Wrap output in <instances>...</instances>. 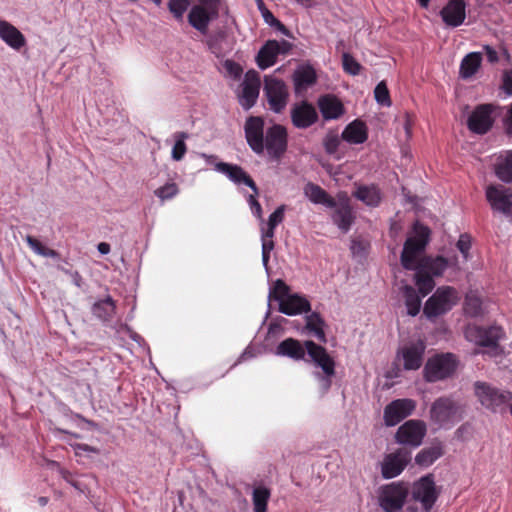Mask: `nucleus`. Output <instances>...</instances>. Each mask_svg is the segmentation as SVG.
<instances>
[{
	"label": "nucleus",
	"mask_w": 512,
	"mask_h": 512,
	"mask_svg": "<svg viewBox=\"0 0 512 512\" xmlns=\"http://www.w3.org/2000/svg\"><path fill=\"white\" fill-rule=\"evenodd\" d=\"M416 408L413 399L403 398L391 401L385 408L383 418L386 426L392 427L412 415Z\"/></svg>",
	"instance_id": "13"
},
{
	"label": "nucleus",
	"mask_w": 512,
	"mask_h": 512,
	"mask_svg": "<svg viewBox=\"0 0 512 512\" xmlns=\"http://www.w3.org/2000/svg\"><path fill=\"white\" fill-rule=\"evenodd\" d=\"M492 112L493 106L491 104L478 105L468 118L469 130L481 135L487 133L494 122Z\"/></svg>",
	"instance_id": "18"
},
{
	"label": "nucleus",
	"mask_w": 512,
	"mask_h": 512,
	"mask_svg": "<svg viewBox=\"0 0 512 512\" xmlns=\"http://www.w3.org/2000/svg\"><path fill=\"white\" fill-rule=\"evenodd\" d=\"M341 139L349 144H363L368 139V128L360 119L350 122L343 130Z\"/></svg>",
	"instance_id": "29"
},
{
	"label": "nucleus",
	"mask_w": 512,
	"mask_h": 512,
	"mask_svg": "<svg viewBox=\"0 0 512 512\" xmlns=\"http://www.w3.org/2000/svg\"><path fill=\"white\" fill-rule=\"evenodd\" d=\"M248 201H249V204H250L251 209L253 210L254 214L257 217H261L262 207H261L260 203L257 201L256 197L254 195H250Z\"/></svg>",
	"instance_id": "57"
},
{
	"label": "nucleus",
	"mask_w": 512,
	"mask_h": 512,
	"mask_svg": "<svg viewBox=\"0 0 512 512\" xmlns=\"http://www.w3.org/2000/svg\"><path fill=\"white\" fill-rule=\"evenodd\" d=\"M285 205H280L270 216L268 219V226L271 228H276L284 220L285 213Z\"/></svg>",
	"instance_id": "54"
},
{
	"label": "nucleus",
	"mask_w": 512,
	"mask_h": 512,
	"mask_svg": "<svg viewBox=\"0 0 512 512\" xmlns=\"http://www.w3.org/2000/svg\"><path fill=\"white\" fill-rule=\"evenodd\" d=\"M215 170L225 174L232 182L236 184H245L253 190L255 194H258V188L254 180L243 170L242 167L236 164H230L226 162H217L215 164Z\"/></svg>",
	"instance_id": "23"
},
{
	"label": "nucleus",
	"mask_w": 512,
	"mask_h": 512,
	"mask_svg": "<svg viewBox=\"0 0 512 512\" xmlns=\"http://www.w3.org/2000/svg\"><path fill=\"white\" fill-rule=\"evenodd\" d=\"M305 196L314 204H322L328 208L336 207V200L330 196L321 186L308 182L304 186Z\"/></svg>",
	"instance_id": "33"
},
{
	"label": "nucleus",
	"mask_w": 512,
	"mask_h": 512,
	"mask_svg": "<svg viewBox=\"0 0 512 512\" xmlns=\"http://www.w3.org/2000/svg\"><path fill=\"white\" fill-rule=\"evenodd\" d=\"M279 54H286L291 49L292 45L290 42L283 40L279 42Z\"/></svg>",
	"instance_id": "64"
},
{
	"label": "nucleus",
	"mask_w": 512,
	"mask_h": 512,
	"mask_svg": "<svg viewBox=\"0 0 512 512\" xmlns=\"http://www.w3.org/2000/svg\"><path fill=\"white\" fill-rule=\"evenodd\" d=\"M316 108L308 101L296 103L291 108L292 124L298 129H307L318 121Z\"/></svg>",
	"instance_id": "20"
},
{
	"label": "nucleus",
	"mask_w": 512,
	"mask_h": 512,
	"mask_svg": "<svg viewBox=\"0 0 512 512\" xmlns=\"http://www.w3.org/2000/svg\"><path fill=\"white\" fill-rule=\"evenodd\" d=\"M458 300V292L455 288L439 287L426 301L423 312L429 319L438 317L450 311Z\"/></svg>",
	"instance_id": "6"
},
{
	"label": "nucleus",
	"mask_w": 512,
	"mask_h": 512,
	"mask_svg": "<svg viewBox=\"0 0 512 512\" xmlns=\"http://www.w3.org/2000/svg\"><path fill=\"white\" fill-rule=\"evenodd\" d=\"M409 491L402 482H393L381 487L379 505L385 512H397L404 506Z\"/></svg>",
	"instance_id": "7"
},
{
	"label": "nucleus",
	"mask_w": 512,
	"mask_h": 512,
	"mask_svg": "<svg viewBox=\"0 0 512 512\" xmlns=\"http://www.w3.org/2000/svg\"><path fill=\"white\" fill-rule=\"evenodd\" d=\"M417 265L433 276H441L449 266V262L443 256H424L419 259Z\"/></svg>",
	"instance_id": "35"
},
{
	"label": "nucleus",
	"mask_w": 512,
	"mask_h": 512,
	"mask_svg": "<svg viewBox=\"0 0 512 512\" xmlns=\"http://www.w3.org/2000/svg\"><path fill=\"white\" fill-rule=\"evenodd\" d=\"M426 431L423 421L408 420L397 429L395 440L398 444L416 448L422 444Z\"/></svg>",
	"instance_id": "10"
},
{
	"label": "nucleus",
	"mask_w": 512,
	"mask_h": 512,
	"mask_svg": "<svg viewBox=\"0 0 512 512\" xmlns=\"http://www.w3.org/2000/svg\"><path fill=\"white\" fill-rule=\"evenodd\" d=\"M317 81V75L314 68L310 65L302 66L295 70L293 74L294 90L296 94L306 91Z\"/></svg>",
	"instance_id": "31"
},
{
	"label": "nucleus",
	"mask_w": 512,
	"mask_h": 512,
	"mask_svg": "<svg viewBox=\"0 0 512 512\" xmlns=\"http://www.w3.org/2000/svg\"><path fill=\"white\" fill-rule=\"evenodd\" d=\"M484 50H485V53H486L487 60L490 63L498 62V53H497V51L494 48H492L489 45H485L484 46Z\"/></svg>",
	"instance_id": "58"
},
{
	"label": "nucleus",
	"mask_w": 512,
	"mask_h": 512,
	"mask_svg": "<svg viewBox=\"0 0 512 512\" xmlns=\"http://www.w3.org/2000/svg\"><path fill=\"white\" fill-rule=\"evenodd\" d=\"M458 367L457 357L452 353H441L430 357L423 370L424 379L433 383L452 377Z\"/></svg>",
	"instance_id": "4"
},
{
	"label": "nucleus",
	"mask_w": 512,
	"mask_h": 512,
	"mask_svg": "<svg viewBox=\"0 0 512 512\" xmlns=\"http://www.w3.org/2000/svg\"><path fill=\"white\" fill-rule=\"evenodd\" d=\"M442 455L443 450L440 445L424 448L416 455L415 462L421 467H428Z\"/></svg>",
	"instance_id": "40"
},
{
	"label": "nucleus",
	"mask_w": 512,
	"mask_h": 512,
	"mask_svg": "<svg viewBox=\"0 0 512 512\" xmlns=\"http://www.w3.org/2000/svg\"><path fill=\"white\" fill-rule=\"evenodd\" d=\"M307 353L305 347V341L302 343L301 341L289 337L281 341L277 347L275 354L282 357H288L294 361L305 360V355Z\"/></svg>",
	"instance_id": "26"
},
{
	"label": "nucleus",
	"mask_w": 512,
	"mask_h": 512,
	"mask_svg": "<svg viewBox=\"0 0 512 512\" xmlns=\"http://www.w3.org/2000/svg\"><path fill=\"white\" fill-rule=\"evenodd\" d=\"M463 407L451 396L437 398L430 407V419L440 427L450 428L463 416Z\"/></svg>",
	"instance_id": "1"
},
{
	"label": "nucleus",
	"mask_w": 512,
	"mask_h": 512,
	"mask_svg": "<svg viewBox=\"0 0 512 512\" xmlns=\"http://www.w3.org/2000/svg\"><path fill=\"white\" fill-rule=\"evenodd\" d=\"M482 55L479 52L467 54L461 61L459 74L463 79L471 78L481 66Z\"/></svg>",
	"instance_id": "36"
},
{
	"label": "nucleus",
	"mask_w": 512,
	"mask_h": 512,
	"mask_svg": "<svg viewBox=\"0 0 512 512\" xmlns=\"http://www.w3.org/2000/svg\"><path fill=\"white\" fill-rule=\"evenodd\" d=\"M465 337L477 346L489 348L488 353L491 356H496L501 353L499 341L504 337V331L502 327L496 325L488 327L468 325L465 330Z\"/></svg>",
	"instance_id": "3"
},
{
	"label": "nucleus",
	"mask_w": 512,
	"mask_h": 512,
	"mask_svg": "<svg viewBox=\"0 0 512 512\" xmlns=\"http://www.w3.org/2000/svg\"><path fill=\"white\" fill-rule=\"evenodd\" d=\"M495 173L503 182L509 183L512 181V152L508 153L505 158L497 164Z\"/></svg>",
	"instance_id": "44"
},
{
	"label": "nucleus",
	"mask_w": 512,
	"mask_h": 512,
	"mask_svg": "<svg viewBox=\"0 0 512 512\" xmlns=\"http://www.w3.org/2000/svg\"><path fill=\"white\" fill-rule=\"evenodd\" d=\"M305 347L311 361L317 367H320L324 374L327 376L335 375V361L322 345H319L312 340H306Z\"/></svg>",
	"instance_id": "19"
},
{
	"label": "nucleus",
	"mask_w": 512,
	"mask_h": 512,
	"mask_svg": "<svg viewBox=\"0 0 512 512\" xmlns=\"http://www.w3.org/2000/svg\"><path fill=\"white\" fill-rule=\"evenodd\" d=\"M198 5H203L207 10H210L214 15L219 14V0H199Z\"/></svg>",
	"instance_id": "56"
},
{
	"label": "nucleus",
	"mask_w": 512,
	"mask_h": 512,
	"mask_svg": "<svg viewBox=\"0 0 512 512\" xmlns=\"http://www.w3.org/2000/svg\"><path fill=\"white\" fill-rule=\"evenodd\" d=\"M411 460V451L407 448H399L395 452L387 454L382 462L381 473L383 478L391 479L402 473Z\"/></svg>",
	"instance_id": "14"
},
{
	"label": "nucleus",
	"mask_w": 512,
	"mask_h": 512,
	"mask_svg": "<svg viewBox=\"0 0 512 512\" xmlns=\"http://www.w3.org/2000/svg\"><path fill=\"white\" fill-rule=\"evenodd\" d=\"M337 197L339 202H336V207H333L334 211L331 218L333 223L343 233H347L355 222L356 216L347 194L345 192H341Z\"/></svg>",
	"instance_id": "15"
},
{
	"label": "nucleus",
	"mask_w": 512,
	"mask_h": 512,
	"mask_svg": "<svg viewBox=\"0 0 512 512\" xmlns=\"http://www.w3.org/2000/svg\"><path fill=\"white\" fill-rule=\"evenodd\" d=\"M317 105L325 121L339 119L345 114L343 103L333 94L320 96Z\"/></svg>",
	"instance_id": "24"
},
{
	"label": "nucleus",
	"mask_w": 512,
	"mask_h": 512,
	"mask_svg": "<svg viewBox=\"0 0 512 512\" xmlns=\"http://www.w3.org/2000/svg\"><path fill=\"white\" fill-rule=\"evenodd\" d=\"M258 6H259V9L261 10L262 12V16L265 20L266 23H268L270 26L276 28L278 31H280L281 33H283L284 35L286 36H289L290 35V32L289 30L286 28V26L280 21L278 20L271 11H269L264 3H263V0H258Z\"/></svg>",
	"instance_id": "45"
},
{
	"label": "nucleus",
	"mask_w": 512,
	"mask_h": 512,
	"mask_svg": "<svg viewBox=\"0 0 512 512\" xmlns=\"http://www.w3.org/2000/svg\"><path fill=\"white\" fill-rule=\"evenodd\" d=\"M486 199L494 211L512 215V190L503 185L491 184L486 188Z\"/></svg>",
	"instance_id": "11"
},
{
	"label": "nucleus",
	"mask_w": 512,
	"mask_h": 512,
	"mask_svg": "<svg viewBox=\"0 0 512 512\" xmlns=\"http://www.w3.org/2000/svg\"><path fill=\"white\" fill-rule=\"evenodd\" d=\"M279 42L277 40H268L266 43L260 48L258 54L256 56L257 66L261 70H265L271 66H273L279 55Z\"/></svg>",
	"instance_id": "30"
},
{
	"label": "nucleus",
	"mask_w": 512,
	"mask_h": 512,
	"mask_svg": "<svg viewBox=\"0 0 512 512\" xmlns=\"http://www.w3.org/2000/svg\"><path fill=\"white\" fill-rule=\"evenodd\" d=\"M264 94L273 112L281 113L285 109L289 99V90L284 81L266 76Z\"/></svg>",
	"instance_id": "8"
},
{
	"label": "nucleus",
	"mask_w": 512,
	"mask_h": 512,
	"mask_svg": "<svg viewBox=\"0 0 512 512\" xmlns=\"http://www.w3.org/2000/svg\"><path fill=\"white\" fill-rule=\"evenodd\" d=\"M274 158L279 159L287 149V131L282 125L269 127L264 138V149Z\"/></svg>",
	"instance_id": "16"
},
{
	"label": "nucleus",
	"mask_w": 512,
	"mask_h": 512,
	"mask_svg": "<svg viewBox=\"0 0 512 512\" xmlns=\"http://www.w3.org/2000/svg\"><path fill=\"white\" fill-rule=\"evenodd\" d=\"M376 101L383 106H391V99L388 87L384 81L379 82L374 90Z\"/></svg>",
	"instance_id": "51"
},
{
	"label": "nucleus",
	"mask_w": 512,
	"mask_h": 512,
	"mask_svg": "<svg viewBox=\"0 0 512 512\" xmlns=\"http://www.w3.org/2000/svg\"><path fill=\"white\" fill-rule=\"evenodd\" d=\"M116 305L114 300L107 296L105 299L95 302L92 306V313L102 321H109L115 314Z\"/></svg>",
	"instance_id": "37"
},
{
	"label": "nucleus",
	"mask_w": 512,
	"mask_h": 512,
	"mask_svg": "<svg viewBox=\"0 0 512 512\" xmlns=\"http://www.w3.org/2000/svg\"><path fill=\"white\" fill-rule=\"evenodd\" d=\"M25 241L27 242L28 246L38 255L43 257H49V258H59L60 254L51 248L46 247L43 245L37 238L27 235L25 237Z\"/></svg>",
	"instance_id": "42"
},
{
	"label": "nucleus",
	"mask_w": 512,
	"mask_h": 512,
	"mask_svg": "<svg viewBox=\"0 0 512 512\" xmlns=\"http://www.w3.org/2000/svg\"><path fill=\"white\" fill-rule=\"evenodd\" d=\"M278 310L285 315L293 316L310 312L311 305L306 297L295 293L281 301Z\"/></svg>",
	"instance_id": "28"
},
{
	"label": "nucleus",
	"mask_w": 512,
	"mask_h": 512,
	"mask_svg": "<svg viewBox=\"0 0 512 512\" xmlns=\"http://www.w3.org/2000/svg\"><path fill=\"white\" fill-rule=\"evenodd\" d=\"M403 295L405 298V305L407 306L408 314L411 316H416L421 308L420 296L410 285H405L403 287Z\"/></svg>",
	"instance_id": "41"
},
{
	"label": "nucleus",
	"mask_w": 512,
	"mask_h": 512,
	"mask_svg": "<svg viewBox=\"0 0 512 512\" xmlns=\"http://www.w3.org/2000/svg\"><path fill=\"white\" fill-rule=\"evenodd\" d=\"M353 197L370 207H378L382 194L377 185H359L353 192Z\"/></svg>",
	"instance_id": "32"
},
{
	"label": "nucleus",
	"mask_w": 512,
	"mask_h": 512,
	"mask_svg": "<svg viewBox=\"0 0 512 512\" xmlns=\"http://www.w3.org/2000/svg\"><path fill=\"white\" fill-rule=\"evenodd\" d=\"M342 66L346 73L353 76L358 75L362 69L361 64L349 53H343Z\"/></svg>",
	"instance_id": "48"
},
{
	"label": "nucleus",
	"mask_w": 512,
	"mask_h": 512,
	"mask_svg": "<svg viewBox=\"0 0 512 512\" xmlns=\"http://www.w3.org/2000/svg\"><path fill=\"white\" fill-rule=\"evenodd\" d=\"M414 236L408 237L401 253V264L404 269H414L418 263L417 256L425 249L429 242L430 230L428 227L415 224Z\"/></svg>",
	"instance_id": "5"
},
{
	"label": "nucleus",
	"mask_w": 512,
	"mask_h": 512,
	"mask_svg": "<svg viewBox=\"0 0 512 512\" xmlns=\"http://www.w3.org/2000/svg\"><path fill=\"white\" fill-rule=\"evenodd\" d=\"M464 312L467 316L477 317L482 314V300L474 293H469L465 297Z\"/></svg>",
	"instance_id": "43"
},
{
	"label": "nucleus",
	"mask_w": 512,
	"mask_h": 512,
	"mask_svg": "<svg viewBox=\"0 0 512 512\" xmlns=\"http://www.w3.org/2000/svg\"><path fill=\"white\" fill-rule=\"evenodd\" d=\"M333 376H327L326 374L324 375H319V379H320V382H321V387H322V390L323 392H327L331 385H332V378Z\"/></svg>",
	"instance_id": "61"
},
{
	"label": "nucleus",
	"mask_w": 512,
	"mask_h": 512,
	"mask_svg": "<svg viewBox=\"0 0 512 512\" xmlns=\"http://www.w3.org/2000/svg\"><path fill=\"white\" fill-rule=\"evenodd\" d=\"M341 138L336 132L329 131L323 139V146L327 154L334 155L340 146Z\"/></svg>",
	"instance_id": "49"
},
{
	"label": "nucleus",
	"mask_w": 512,
	"mask_h": 512,
	"mask_svg": "<svg viewBox=\"0 0 512 512\" xmlns=\"http://www.w3.org/2000/svg\"><path fill=\"white\" fill-rule=\"evenodd\" d=\"M443 22L450 27L462 25L466 18V3L464 0H449L440 11Z\"/></svg>",
	"instance_id": "22"
},
{
	"label": "nucleus",
	"mask_w": 512,
	"mask_h": 512,
	"mask_svg": "<svg viewBox=\"0 0 512 512\" xmlns=\"http://www.w3.org/2000/svg\"><path fill=\"white\" fill-rule=\"evenodd\" d=\"M260 86L259 73L254 69L248 70L241 84V93L238 95V101L244 110H249L256 104Z\"/></svg>",
	"instance_id": "12"
},
{
	"label": "nucleus",
	"mask_w": 512,
	"mask_h": 512,
	"mask_svg": "<svg viewBox=\"0 0 512 512\" xmlns=\"http://www.w3.org/2000/svg\"><path fill=\"white\" fill-rule=\"evenodd\" d=\"M0 39L15 51H20L27 44L23 33L6 20L0 19Z\"/></svg>",
	"instance_id": "25"
},
{
	"label": "nucleus",
	"mask_w": 512,
	"mask_h": 512,
	"mask_svg": "<svg viewBox=\"0 0 512 512\" xmlns=\"http://www.w3.org/2000/svg\"><path fill=\"white\" fill-rule=\"evenodd\" d=\"M413 270L416 271L415 284L418 287V290L421 293L422 297H425L435 287L433 275L429 274L426 270L420 268V266L418 265H416V267Z\"/></svg>",
	"instance_id": "39"
},
{
	"label": "nucleus",
	"mask_w": 512,
	"mask_h": 512,
	"mask_svg": "<svg viewBox=\"0 0 512 512\" xmlns=\"http://www.w3.org/2000/svg\"><path fill=\"white\" fill-rule=\"evenodd\" d=\"M325 321L318 312H312L305 317V329L307 333L315 337L319 342L326 343L324 331Z\"/></svg>",
	"instance_id": "34"
},
{
	"label": "nucleus",
	"mask_w": 512,
	"mask_h": 512,
	"mask_svg": "<svg viewBox=\"0 0 512 512\" xmlns=\"http://www.w3.org/2000/svg\"><path fill=\"white\" fill-rule=\"evenodd\" d=\"M271 490L265 486H257L252 491V504L254 512H267Z\"/></svg>",
	"instance_id": "38"
},
{
	"label": "nucleus",
	"mask_w": 512,
	"mask_h": 512,
	"mask_svg": "<svg viewBox=\"0 0 512 512\" xmlns=\"http://www.w3.org/2000/svg\"><path fill=\"white\" fill-rule=\"evenodd\" d=\"M412 126H413V117L409 113H406L405 120H404V129H405L407 138L411 137Z\"/></svg>",
	"instance_id": "60"
},
{
	"label": "nucleus",
	"mask_w": 512,
	"mask_h": 512,
	"mask_svg": "<svg viewBox=\"0 0 512 512\" xmlns=\"http://www.w3.org/2000/svg\"><path fill=\"white\" fill-rule=\"evenodd\" d=\"M63 270H64V272H65L66 274H69V275L72 277V279H73V283H74L77 287H81V285H82V280H83V279H82V276L80 275V273H79L78 271H73V272H71V271H69V270H67V269H63Z\"/></svg>",
	"instance_id": "62"
},
{
	"label": "nucleus",
	"mask_w": 512,
	"mask_h": 512,
	"mask_svg": "<svg viewBox=\"0 0 512 512\" xmlns=\"http://www.w3.org/2000/svg\"><path fill=\"white\" fill-rule=\"evenodd\" d=\"M227 73L234 79H239L243 73V69L237 62L227 59L223 64Z\"/></svg>",
	"instance_id": "53"
},
{
	"label": "nucleus",
	"mask_w": 512,
	"mask_h": 512,
	"mask_svg": "<svg viewBox=\"0 0 512 512\" xmlns=\"http://www.w3.org/2000/svg\"><path fill=\"white\" fill-rule=\"evenodd\" d=\"M217 17L218 15H214V13L207 10L203 5H194L188 14V22L200 33L206 34L210 22Z\"/></svg>",
	"instance_id": "27"
},
{
	"label": "nucleus",
	"mask_w": 512,
	"mask_h": 512,
	"mask_svg": "<svg viewBox=\"0 0 512 512\" xmlns=\"http://www.w3.org/2000/svg\"><path fill=\"white\" fill-rule=\"evenodd\" d=\"M190 6V0H171L168 3V9L173 14V16L181 20L183 18L184 13Z\"/></svg>",
	"instance_id": "50"
},
{
	"label": "nucleus",
	"mask_w": 512,
	"mask_h": 512,
	"mask_svg": "<svg viewBox=\"0 0 512 512\" xmlns=\"http://www.w3.org/2000/svg\"><path fill=\"white\" fill-rule=\"evenodd\" d=\"M261 241L262 252L271 253L275 246L273 239H261Z\"/></svg>",
	"instance_id": "63"
},
{
	"label": "nucleus",
	"mask_w": 512,
	"mask_h": 512,
	"mask_svg": "<svg viewBox=\"0 0 512 512\" xmlns=\"http://www.w3.org/2000/svg\"><path fill=\"white\" fill-rule=\"evenodd\" d=\"M439 493L431 474L421 477L412 487V499L420 502L426 512L433 508Z\"/></svg>",
	"instance_id": "9"
},
{
	"label": "nucleus",
	"mask_w": 512,
	"mask_h": 512,
	"mask_svg": "<svg viewBox=\"0 0 512 512\" xmlns=\"http://www.w3.org/2000/svg\"><path fill=\"white\" fill-rule=\"evenodd\" d=\"M474 392L481 405L493 413L506 412L512 400V392L500 390L486 382H475Z\"/></svg>",
	"instance_id": "2"
},
{
	"label": "nucleus",
	"mask_w": 512,
	"mask_h": 512,
	"mask_svg": "<svg viewBox=\"0 0 512 512\" xmlns=\"http://www.w3.org/2000/svg\"><path fill=\"white\" fill-rule=\"evenodd\" d=\"M290 294V287L282 279H277L269 292V299H273L280 304Z\"/></svg>",
	"instance_id": "46"
},
{
	"label": "nucleus",
	"mask_w": 512,
	"mask_h": 512,
	"mask_svg": "<svg viewBox=\"0 0 512 512\" xmlns=\"http://www.w3.org/2000/svg\"><path fill=\"white\" fill-rule=\"evenodd\" d=\"M456 246L463 256L467 258L471 248V237L468 234H461Z\"/></svg>",
	"instance_id": "55"
},
{
	"label": "nucleus",
	"mask_w": 512,
	"mask_h": 512,
	"mask_svg": "<svg viewBox=\"0 0 512 512\" xmlns=\"http://www.w3.org/2000/svg\"><path fill=\"white\" fill-rule=\"evenodd\" d=\"M245 138L256 154L264 152V120L259 116H250L247 118L244 126Z\"/></svg>",
	"instance_id": "17"
},
{
	"label": "nucleus",
	"mask_w": 512,
	"mask_h": 512,
	"mask_svg": "<svg viewBox=\"0 0 512 512\" xmlns=\"http://www.w3.org/2000/svg\"><path fill=\"white\" fill-rule=\"evenodd\" d=\"M188 138V134L186 132H177L175 134V143L172 148V158L175 161H180L183 159L187 152V145L185 140Z\"/></svg>",
	"instance_id": "47"
},
{
	"label": "nucleus",
	"mask_w": 512,
	"mask_h": 512,
	"mask_svg": "<svg viewBox=\"0 0 512 512\" xmlns=\"http://www.w3.org/2000/svg\"><path fill=\"white\" fill-rule=\"evenodd\" d=\"M425 344L422 341L404 346L398 352V357L403 360V368L405 370H418L423 363Z\"/></svg>",
	"instance_id": "21"
},
{
	"label": "nucleus",
	"mask_w": 512,
	"mask_h": 512,
	"mask_svg": "<svg viewBox=\"0 0 512 512\" xmlns=\"http://www.w3.org/2000/svg\"><path fill=\"white\" fill-rule=\"evenodd\" d=\"M502 87L506 94L512 95V76L510 74H504Z\"/></svg>",
	"instance_id": "59"
},
{
	"label": "nucleus",
	"mask_w": 512,
	"mask_h": 512,
	"mask_svg": "<svg viewBox=\"0 0 512 512\" xmlns=\"http://www.w3.org/2000/svg\"><path fill=\"white\" fill-rule=\"evenodd\" d=\"M179 192L178 186L176 183H166L164 186L159 187L155 190V195L161 200H168L173 198Z\"/></svg>",
	"instance_id": "52"
}]
</instances>
